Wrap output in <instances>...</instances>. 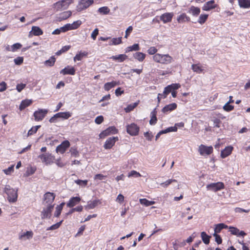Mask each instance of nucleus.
I'll return each instance as SVG.
<instances>
[{"label": "nucleus", "mask_w": 250, "mask_h": 250, "mask_svg": "<svg viewBox=\"0 0 250 250\" xmlns=\"http://www.w3.org/2000/svg\"><path fill=\"white\" fill-rule=\"evenodd\" d=\"M3 191L7 195V200L10 203H14L17 201L18 189L13 188L9 185H6Z\"/></svg>", "instance_id": "f257e3e1"}, {"label": "nucleus", "mask_w": 250, "mask_h": 250, "mask_svg": "<svg viewBox=\"0 0 250 250\" xmlns=\"http://www.w3.org/2000/svg\"><path fill=\"white\" fill-rule=\"evenodd\" d=\"M233 149V146H229L225 147L221 152V157L222 158H225L231 153Z\"/></svg>", "instance_id": "5701e85b"}, {"label": "nucleus", "mask_w": 250, "mask_h": 250, "mask_svg": "<svg viewBox=\"0 0 250 250\" xmlns=\"http://www.w3.org/2000/svg\"><path fill=\"white\" fill-rule=\"evenodd\" d=\"M98 12L102 15H107L110 12V9L107 6H103L98 9Z\"/></svg>", "instance_id": "de8ad7c7"}, {"label": "nucleus", "mask_w": 250, "mask_h": 250, "mask_svg": "<svg viewBox=\"0 0 250 250\" xmlns=\"http://www.w3.org/2000/svg\"><path fill=\"white\" fill-rule=\"evenodd\" d=\"M43 31L39 26H33L31 30L29 32L28 37L30 38L32 35L34 36H40L43 34Z\"/></svg>", "instance_id": "6ab92c4d"}, {"label": "nucleus", "mask_w": 250, "mask_h": 250, "mask_svg": "<svg viewBox=\"0 0 250 250\" xmlns=\"http://www.w3.org/2000/svg\"><path fill=\"white\" fill-rule=\"evenodd\" d=\"M208 15L206 14H201L197 21V22L201 24H204L208 20ZM193 23H196L197 21H192Z\"/></svg>", "instance_id": "4c0bfd02"}, {"label": "nucleus", "mask_w": 250, "mask_h": 250, "mask_svg": "<svg viewBox=\"0 0 250 250\" xmlns=\"http://www.w3.org/2000/svg\"><path fill=\"white\" fill-rule=\"evenodd\" d=\"M234 101H229L226 103L223 107V109L227 112H230L234 108V106L230 104V103H233Z\"/></svg>", "instance_id": "a19ab883"}, {"label": "nucleus", "mask_w": 250, "mask_h": 250, "mask_svg": "<svg viewBox=\"0 0 250 250\" xmlns=\"http://www.w3.org/2000/svg\"><path fill=\"white\" fill-rule=\"evenodd\" d=\"M228 229L229 231L232 235H236L237 237H244L247 233L243 230H240L237 228L233 226H229Z\"/></svg>", "instance_id": "9b49d317"}, {"label": "nucleus", "mask_w": 250, "mask_h": 250, "mask_svg": "<svg viewBox=\"0 0 250 250\" xmlns=\"http://www.w3.org/2000/svg\"><path fill=\"white\" fill-rule=\"evenodd\" d=\"M39 158L46 165L52 164L55 159V156H53L51 153L42 154L39 156Z\"/></svg>", "instance_id": "6e6552de"}, {"label": "nucleus", "mask_w": 250, "mask_h": 250, "mask_svg": "<svg viewBox=\"0 0 250 250\" xmlns=\"http://www.w3.org/2000/svg\"><path fill=\"white\" fill-rule=\"evenodd\" d=\"M118 133V130L114 126H110L106 129L102 131L99 136L100 139L104 138L105 137L111 135L116 134Z\"/></svg>", "instance_id": "39448f33"}, {"label": "nucleus", "mask_w": 250, "mask_h": 250, "mask_svg": "<svg viewBox=\"0 0 250 250\" xmlns=\"http://www.w3.org/2000/svg\"><path fill=\"white\" fill-rule=\"evenodd\" d=\"M138 104V102H135L128 104L126 107L125 108V111L126 113H129L132 111Z\"/></svg>", "instance_id": "37998d69"}, {"label": "nucleus", "mask_w": 250, "mask_h": 250, "mask_svg": "<svg viewBox=\"0 0 250 250\" xmlns=\"http://www.w3.org/2000/svg\"><path fill=\"white\" fill-rule=\"evenodd\" d=\"M177 107V104L175 103H171L165 105L162 109V112L165 114H167L173 110L176 109Z\"/></svg>", "instance_id": "4be33fe9"}, {"label": "nucleus", "mask_w": 250, "mask_h": 250, "mask_svg": "<svg viewBox=\"0 0 250 250\" xmlns=\"http://www.w3.org/2000/svg\"><path fill=\"white\" fill-rule=\"evenodd\" d=\"M55 204L53 205H47L46 208H43L42 210L41 211V218L50 219L52 216V212L54 208Z\"/></svg>", "instance_id": "20e7f679"}, {"label": "nucleus", "mask_w": 250, "mask_h": 250, "mask_svg": "<svg viewBox=\"0 0 250 250\" xmlns=\"http://www.w3.org/2000/svg\"><path fill=\"white\" fill-rule=\"evenodd\" d=\"M0 92H2L6 90L7 86L6 83L3 81L0 83Z\"/></svg>", "instance_id": "69168bd1"}, {"label": "nucleus", "mask_w": 250, "mask_h": 250, "mask_svg": "<svg viewBox=\"0 0 250 250\" xmlns=\"http://www.w3.org/2000/svg\"><path fill=\"white\" fill-rule=\"evenodd\" d=\"M225 188V184L222 182L211 183L208 184L206 186V188L208 190H210L213 192H217L224 189Z\"/></svg>", "instance_id": "7ed1b4c3"}, {"label": "nucleus", "mask_w": 250, "mask_h": 250, "mask_svg": "<svg viewBox=\"0 0 250 250\" xmlns=\"http://www.w3.org/2000/svg\"><path fill=\"white\" fill-rule=\"evenodd\" d=\"M94 3V0H80L77 6L78 12L86 9Z\"/></svg>", "instance_id": "0eeeda50"}, {"label": "nucleus", "mask_w": 250, "mask_h": 250, "mask_svg": "<svg viewBox=\"0 0 250 250\" xmlns=\"http://www.w3.org/2000/svg\"><path fill=\"white\" fill-rule=\"evenodd\" d=\"M126 132L131 136L139 134L140 127L135 123H132L126 125Z\"/></svg>", "instance_id": "f03ea898"}, {"label": "nucleus", "mask_w": 250, "mask_h": 250, "mask_svg": "<svg viewBox=\"0 0 250 250\" xmlns=\"http://www.w3.org/2000/svg\"><path fill=\"white\" fill-rule=\"evenodd\" d=\"M172 182H177V180L175 179H168L166 182L162 183L161 185L162 187L166 188L171 184Z\"/></svg>", "instance_id": "4d7b16f0"}, {"label": "nucleus", "mask_w": 250, "mask_h": 250, "mask_svg": "<svg viewBox=\"0 0 250 250\" xmlns=\"http://www.w3.org/2000/svg\"><path fill=\"white\" fill-rule=\"evenodd\" d=\"M122 37H119V38H114L112 39L110 42H109V45H118L119 44H121L122 43Z\"/></svg>", "instance_id": "a18cd8bd"}, {"label": "nucleus", "mask_w": 250, "mask_h": 250, "mask_svg": "<svg viewBox=\"0 0 250 250\" xmlns=\"http://www.w3.org/2000/svg\"><path fill=\"white\" fill-rule=\"evenodd\" d=\"M100 204H101V201L99 199L90 201L88 202V204L86 206H85V208L86 209H93Z\"/></svg>", "instance_id": "393cba45"}, {"label": "nucleus", "mask_w": 250, "mask_h": 250, "mask_svg": "<svg viewBox=\"0 0 250 250\" xmlns=\"http://www.w3.org/2000/svg\"><path fill=\"white\" fill-rule=\"evenodd\" d=\"M81 200V198L80 196L72 197L67 203L66 206L68 208H72L79 203Z\"/></svg>", "instance_id": "412c9836"}, {"label": "nucleus", "mask_w": 250, "mask_h": 250, "mask_svg": "<svg viewBox=\"0 0 250 250\" xmlns=\"http://www.w3.org/2000/svg\"><path fill=\"white\" fill-rule=\"evenodd\" d=\"M56 58L54 56H51L50 59L44 62L45 65L49 66H52L54 65Z\"/></svg>", "instance_id": "49530a36"}, {"label": "nucleus", "mask_w": 250, "mask_h": 250, "mask_svg": "<svg viewBox=\"0 0 250 250\" xmlns=\"http://www.w3.org/2000/svg\"><path fill=\"white\" fill-rule=\"evenodd\" d=\"M56 195L54 193L47 192L44 194V201L47 205H53Z\"/></svg>", "instance_id": "2eb2a0df"}, {"label": "nucleus", "mask_w": 250, "mask_h": 250, "mask_svg": "<svg viewBox=\"0 0 250 250\" xmlns=\"http://www.w3.org/2000/svg\"><path fill=\"white\" fill-rule=\"evenodd\" d=\"M173 16L174 14L172 12L165 13L160 17V19L164 23H167L171 21Z\"/></svg>", "instance_id": "f3484780"}, {"label": "nucleus", "mask_w": 250, "mask_h": 250, "mask_svg": "<svg viewBox=\"0 0 250 250\" xmlns=\"http://www.w3.org/2000/svg\"><path fill=\"white\" fill-rule=\"evenodd\" d=\"M238 4L241 8H250V0H238Z\"/></svg>", "instance_id": "c9c22d12"}, {"label": "nucleus", "mask_w": 250, "mask_h": 250, "mask_svg": "<svg viewBox=\"0 0 250 250\" xmlns=\"http://www.w3.org/2000/svg\"><path fill=\"white\" fill-rule=\"evenodd\" d=\"M140 49V45L139 43H134L132 45L127 47L125 49V53H127L132 51H137Z\"/></svg>", "instance_id": "2f4dec72"}, {"label": "nucleus", "mask_w": 250, "mask_h": 250, "mask_svg": "<svg viewBox=\"0 0 250 250\" xmlns=\"http://www.w3.org/2000/svg\"><path fill=\"white\" fill-rule=\"evenodd\" d=\"M32 103V100L25 99L22 100L19 106V109L21 111L24 110L26 107L30 105Z\"/></svg>", "instance_id": "c85d7f7f"}, {"label": "nucleus", "mask_w": 250, "mask_h": 250, "mask_svg": "<svg viewBox=\"0 0 250 250\" xmlns=\"http://www.w3.org/2000/svg\"><path fill=\"white\" fill-rule=\"evenodd\" d=\"M201 237L203 243L205 244L208 245L209 243L210 239L211 238V236L207 234L206 232H202L201 233Z\"/></svg>", "instance_id": "72a5a7b5"}, {"label": "nucleus", "mask_w": 250, "mask_h": 250, "mask_svg": "<svg viewBox=\"0 0 250 250\" xmlns=\"http://www.w3.org/2000/svg\"><path fill=\"white\" fill-rule=\"evenodd\" d=\"M119 84V82L113 81L111 82H107L104 84V89L105 91H108L110 90L112 88L114 87L115 86L118 85Z\"/></svg>", "instance_id": "bb28decb"}, {"label": "nucleus", "mask_w": 250, "mask_h": 250, "mask_svg": "<svg viewBox=\"0 0 250 250\" xmlns=\"http://www.w3.org/2000/svg\"><path fill=\"white\" fill-rule=\"evenodd\" d=\"M228 226L223 223L216 224L214 228V233L218 234V233H220L223 229H228Z\"/></svg>", "instance_id": "cd10ccee"}, {"label": "nucleus", "mask_w": 250, "mask_h": 250, "mask_svg": "<svg viewBox=\"0 0 250 250\" xmlns=\"http://www.w3.org/2000/svg\"><path fill=\"white\" fill-rule=\"evenodd\" d=\"M82 24V21L80 20L74 21L71 25L73 28V30L77 29Z\"/></svg>", "instance_id": "13d9d810"}, {"label": "nucleus", "mask_w": 250, "mask_h": 250, "mask_svg": "<svg viewBox=\"0 0 250 250\" xmlns=\"http://www.w3.org/2000/svg\"><path fill=\"white\" fill-rule=\"evenodd\" d=\"M23 57H18L14 60V63L16 65H20L23 62Z\"/></svg>", "instance_id": "864d4df0"}, {"label": "nucleus", "mask_w": 250, "mask_h": 250, "mask_svg": "<svg viewBox=\"0 0 250 250\" xmlns=\"http://www.w3.org/2000/svg\"><path fill=\"white\" fill-rule=\"evenodd\" d=\"M185 13H182V14L180 15L177 19V21L179 23H183L185 22Z\"/></svg>", "instance_id": "0e129e2a"}, {"label": "nucleus", "mask_w": 250, "mask_h": 250, "mask_svg": "<svg viewBox=\"0 0 250 250\" xmlns=\"http://www.w3.org/2000/svg\"><path fill=\"white\" fill-rule=\"evenodd\" d=\"M70 146V142L68 140H64L57 146L56 151L57 153L60 152L61 154H63Z\"/></svg>", "instance_id": "9d476101"}, {"label": "nucleus", "mask_w": 250, "mask_h": 250, "mask_svg": "<svg viewBox=\"0 0 250 250\" xmlns=\"http://www.w3.org/2000/svg\"><path fill=\"white\" fill-rule=\"evenodd\" d=\"M26 84L25 83H18L16 85V89L19 92H21L26 87Z\"/></svg>", "instance_id": "bf43d9fd"}, {"label": "nucleus", "mask_w": 250, "mask_h": 250, "mask_svg": "<svg viewBox=\"0 0 250 250\" xmlns=\"http://www.w3.org/2000/svg\"><path fill=\"white\" fill-rule=\"evenodd\" d=\"M71 155L74 156L75 157H78L79 155V151L76 148L71 147L70 149Z\"/></svg>", "instance_id": "338daca9"}, {"label": "nucleus", "mask_w": 250, "mask_h": 250, "mask_svg": "<svg viewBox=\"0 0 250 250\" xmlns=\"http://www.w3.org/2000/svg\"><path fill=\"white\" fill-rule=\"evenodd\" d=\"M213 236L215 237V241L218 245L222 244V239L220 235L216 233H214L213 234Z\"/></svg>", "instance_id": "6e6d98bb"}, {"label": "nucleus", "mask_w": 250, "mask_h": 250, "mask_svg": "<svg viewBox=\"0 0 250 250\" xmlns=\"http://www.w3.org/2000/svg\"><path fill=\"white\" fill-rule=\"evenodd\" d=\"M104 118L102 115L97 116L95 119V123L97 125H100L104 121Z\"/></svg>", "instance_id": "680f3d73"}, {"label": "nucleus", "mask_w": 250, "mask_h": 250, "mask_svg": "<svg viewBox=\"0 0 250 250\" xmlns=\"http://www.w3.org/2000/svg\"><path fill=\"white\" fill-rule=\"evenodd\" d=\"M72 15V12L71 11H67L63 12L60 14L59 17V21H62L63 20H65L67 18H69Z\"/></svg>", "instance_id": "f704fd0d"}, {"label": "nucleus", "mask_w": 250, "mask_h": 250, "mask_svg": "<svg viewBox=\"0 0 250 250\" xmlns=\"http://www.w3.org/2000/svg\"><path fill=\"white\" fill-rule=\"evenodd\" d=\"M217 5L215 4L214 0H211L206 2L203 6L202 9L204 11H209L217 7Z\"/></svg>", "instance_id": "aec40b11"}, {"label": "nucleus", "mask_w": 250, "mask_h": 250, "mask_svg": "<svg viewBox=\"0 0 250 250\" xmlns=\"http://www.w3.org/2000/svg\"><path fill=\"white\" fill-rule=\"evenodd\" d=\"M72 0H62L57 2L56 4L58 8L65 10L72 2Z\"/></svg>", "instance_id": "a211bd4d"}, {"label": "nucleus", "mask_w": 250, "mask_h": 250, "mask_svg": "<svg viewBox=\"0 0 250 250\" xmlns=\"http://www.w3.org/2000/svg\"><path fill=\"white\" fill-rule=\"evenodd\" d=\"M162 55L160 54H156L153 56V60L157 62L161 63Z\"/></svg>", "instance_id": "052dcab7"}, {"label": "nucleus", "mask_w": 250, "mask_h": 250, "mask_svg": "<svg viewBox=\"0 0 250 250\" xmlns=\"http://www.w3.org/2000/svg\"><path fill=\"white\" fill-rule=\"evenodd\" d=\"M191 68L194 72L200 73L203 71L202 68L197 64H193L191 65Z\"/></svg>", "instance_id": "8fccbe9b"}, {"label": "nucleus", "mask_w": 250, "mask_h": 250, "mask_svg": "<svg viewBox=\"0 0 250 250\" xmlns=\"http://www.w3.org/2000/svg\"><path fill=\"white\" fill-rule=\"evenodd\" d=\"M48 109H39L34 112L33 116L36 121H40L43 120L48 113Z\"/></svg>", "instance_id": "1a4fd4ad"}, {"label": "nucleus", "mask_w": 250, "mask_h": 250, "mask_svg": "<svg viewBox=\"0 0 250 250\" xmlns=\"http://www.w3.org/2000/svg\"><path fill=\"white\" fill-rule=\"evenodd\" d=\"M141 176V175L139 172H138L135 170H131L130 172H129L128 175V177H139Z\"/></svg>", "instance_id": "5fc2aeb1"}, {"label": "nucleus", "mask_w": 250, "mask_h": 250, "mask_svg": "<svg viewBox=\"0 0 250 250\" xmlns=\"http://www.w3.org/2000/svg\"><path fill=\"white\" fill-rule=\"evenodd\" d=\"M228 229L229 231L232 235H236L237 237H244L247 233L243 230H240L237 228L233 226H229Z\"/></svg>", "instance_id": "f8f14e48"}, {"label": "nucleus", "mask_w": 250, "mask_h": 250, "mask_svg": "<svg viewBox=\"0 0 250 250\" xmlns=\"http://www.w3.org/2000/svg\"><path fill=\"white\" fill-rule=\"evenodd\" d=\"M75 183L77 184V185L79 186H83V187H85L87 186L88 183V180H81V179H77L75 180Z\"/></svg>", "instance_id": "603ef678"}, {"label": "nucleus", "mask_w": 250, "mask_h": 250, "mask_svg": "<svg viewBox=\"0 0 250 250\" xmlns=\"http://www.w3.org/2000/svg\"><path fill=\"white\" fill-rule=\"evenodd\" d=\"M33 232L32 231H26V232L20 235L19 239L20 240L22 239L24 237H26V239H30L33 237Z\"/></svg>", "instance_id": "58836bf2"}, {"label": "nucleus", "mask_w": 250, "mask_h": 250, "mask_svg": "<svg viewBox=\"0 0 250 250\" xmlns=\"http://www.w3.org/2000/svg\"><path fill=\"white\" fill-rule=\"evenodd\" d=\"M119 140L118 137H110L104 143V147L105 149H109L114 146L115 143Z\"/></svg>", "instance_id": "ddd939ff"}, {"label": "nucleus", "mask_w": 250, "mask_h": 250, "mask_svg": "<svg viewBox=\"0 0 250 250\" xmlns=\"http://www.w3.org/2000/svg\"><path fill=\"white\" fill-rule=\"evenodd\" d=\"M157 52V49L154 46L150 47L148 50L147 52L150 55H154Z\"/></svg>", "instance_id": "774afa93"}, {"label": "nucleus", "mask_w": 250, "mask_h": 250, "mask_svg": "<svg viewBox=\"0 0 250 250\" xmlns=\"http://www.w3.org/2000/svg\"><path fill=\"white\" fill-rule=\"evenodd\" d=\"M58 118L62 120H67L72 116V113L69 111L60 112L57 113Z\"/></svg>", "instance_id": "c756f323"}, {"label": "nucleus", "mask_w": 250, "mask_h": 250, "mask_svg": "<svg viewBox=\"0 0 250 250\" xmlns=\"http://www.w3.org/2000/svg\"><path fill=\"white\" fill-rule=\"evenodd\" d=\"M41 127L40 125H36L31 127L28 131L26 137L31 136L37 132L38 130Z\"/></svg>", "instance_id": "c03bdc74"}, {"label": "nucleus", "mask_w": 250, "mask_h": 250, "mask_svg": "<svg viewBox=\"0 0 250 250\" xmlns=\"http://www.w3.org/2000/svg\"><path fill=\"white\" fill-rule=\"evenodd\" d=\"M36 170V168L34 167H31L29 169H28L26 171L27 176H29L32 175L35 172Z\"/></svg>", "instance_id": "e2e57ef3"}, {"label": "nucleus", "mask_w": 250, "mask_h": 250, "mask_svg": "<svg viewBox=\"0 0 250 250\" xmlns=\"http://www.w3.org/2000/svg\"><path fill=\"white\" fill-rule=\"evenodd\" d=\"M157 111L156 107L150 113V120L149 121V124L151 125H155L157 122Z\"/></svg>", "instance_id": "a878e982"}, {"label": "nucleus", "mask_w": 250, "mask_h": 250, "mask_svg": "<svg viewBox=\"0 0 250 250\" xmlns=\"http://www.w3.org/2000/svg\"><path fill=\"white\" fill-rule=\"evenodd\" d=\"M87 55L88 53L87 52H82V51H80L74 57V61H81L83 57L86 56Z\"/></svg>", "instance_id": "ea45409f"}, {"label": "nucleus", "mask_w": 250, "mask_h": 250, "mask_svg": "<svg viewBox=\"0 0 250 250\" xmlns=\"http://www.w3.org/2000/svg\"><path fill=\"white\" fill-rule=\"evenodd\" d=\"M22 47L21 43L17 42L13 44L11 47V51L15 52Z\"/></svg>", "instance_id": "3c124183"}, {"label": "nucleus", "mask_w": 250, "mask_h": 250, "mask_svg": "<svg viewBox=\"0 0 250 250\" xmlns=\"http://www.w3.org/2000/svg\"><path fill=\"white\" fill-rule=\"evenodd\" d=\"M76 69L74 66L67 65L60 71V74L63 75H74L76 73Z\"/></svg>", "instance_id": "dca6fc26"}, {"label": "nucleus", "mask_w": 250, "mask_h": 250, "mask_svg": "<svg viewBox=\"0 0 250 250\" xmlns=\"http://www.w3.org/2000/svg\"><path fill=\"white\" fill-rule=\"evenodd\" d=\"M201 10L200 8L191 6L188 10V12L191 13L193 16L197 17L200 13Z\"/></svg>", "instance_id": "473e14b6"}, {"label": "nucleus", "mask_w": 250, "mask_h": 250, "mask_svg": "<svg viewBox=\"0 0 250 250\" xmlns=\"http://www.w3.org/2000/svg\"><path fill=\"white\" fill-rule=\"evenodd\" d=\"M127 56L125 54H119L115 56H112L110 59L113 61H116L118 62H124L127 58Z\"/></svg>", "instance_id": "b1692460"}, {"label": "nucleus", "mask_w": 250, "mask_h": 250, "mask_svg": "<svg viewBox=\"0 0 250 250\" xmlns=\"http://www.w3.org/2000/svg\"><path fill=\"white\" fill-rule=\"evenodd\" d=\"M173 60V58L168 54H164L162 55L161 63L167 64L170 63Z\"/></svg>", "instance_id": "7c9ffc66"}, {"label": "nucleus", "mask_w": 250, "mask_h": 250, "mask_svg": "<svg viewBox=\"0 0 250 250\" xmlns=\"http://www.w3.org/2000/svg\"><path fill=\"white\" fill-rule=\"evenodd\" d=\"M181 87L179 83H174L168 85L164 88V90L163 93V98L167 97V95L175 90L178 89Z\"/></svg>", "instance_id": "423d86ee"}, {"label": "nucleus", "mask_w": 250, "mask_h": 250, "mask_svg": "<svg viewBox=\"0 0 250 250\" xmlns=\"http://www.w3.org/2000/svg\"><path fill=\"white\" fill-rule=\"evenodd\" d=\"M146 56V55L145 53L140 52H137L133 54V57L139 62H143Z\"/></svg>", "instance_id": "e433bc0d"}, {"label": "nucleus", "mask_w": 250, "mask_h": 250, "mask_svg": "<svg viewBox=\"0 0 250 250\" xmlns=\"http://www.w3.org/2000/svg\"><path fill=\"white\" fill-rule=\"evenodd\" d=\"M63 221V220H62L60 221V222H57V223L51 226L50 227H49L46 229V230H55V229H58L61 226V225L62 224Z\"/></svg>", "instance_id": "09e8293b"}, {"label": "nucleus", "mask_w": 250, "mask_h": 250, "mask_svg": "<svg viewBox=\"0 0 250 250\" xmlns=\"http://www.w3.org/2000/svg\"><path fill=\"white\" fill-rule=\"evenodd\" d=\"M199 151L201 155H208L213 152V147L212 146H206L204 145H201L199 147Z\"/></svg>", "instance_id": "4468645a"}, {"label": "nucleus", "mask_w": 250, "mask_h": 250, "mask_svg": "<svg viewBox=\"0 0 250 250\" xmlns=\"http://www.w3.org/2000/svg\"><path fill=\"white\" fill-rule=\"evenodd\" d=\"M139 202L141 204L144 205L146 207H149L154 205L155 202L153 201H149L146 198L140 199Z\"/></svg>", "instance_id": "79ce46f5"}]
</instances>
